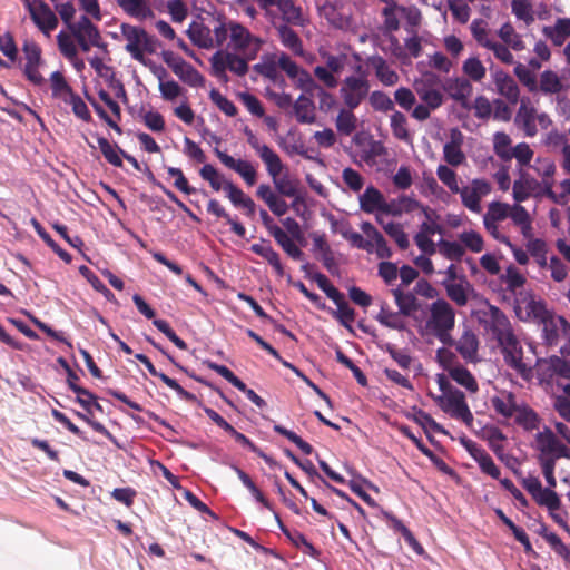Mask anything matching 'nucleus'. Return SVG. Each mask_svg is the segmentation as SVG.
<instances>
[{
  "instance_id": "39448f33",
  "label": "nucleus",
  "mask_w": 570,
  "mask_h": 570,
  "mask_svg": "<svg viewBox=\"0 0 570 570\" xmlns=\"http://www.w3.org/2000/svg\"><path fill=\"white\" fill-rule=\"evenodd\" d=\"M433 400L440 409L448 413L451 417L461 420L468 426L473 422V414L469 409L465 401V395L462 391L453 390L446 395L433 396Z\"/></svg>"
},
{
  "instance_id": "4d7b16f0",
  "label": "nucleus",
  "mask_w": 570,
  "mask_h": 570,
  "mask_svg": "<svg viewBox=\"0 0 570 570\" xmlns=\"http://www.w3.org/2000/svg\"><path fill=\"white\" fill-rule=\"evenodd\" d=\"M471 33L479 46L489 48L495 40L491 36V31L488 29V24L483 19H474L470 26Z\"/></svg>"
},
{
  "instance_id": "72a5a7b5",
  "label": "nucleus",
  "mask_w": 570,
  "mask_h": 570,
  "mask_svg": "<svg viewBox=\"0 0 570 570\" xmlns=\"http://www.w3.org/2000/svg\"><path fill=\"white\" fill-rule=\"evenodd\" d=\"M531 168L542 178L546 194H552L553 175L556 173L554 163L550 158L538 157Z\"/></svg>"
},
{
  "instance_id": "79ce46f5",
  "label": "nucleus",
  "mask_w": 570,
  "mask_h": 570,
  "mask_svg": "<svg viewBox=\"0 0 570 570\" xmlns=\"http://www.w3.org/2000/svg\"><path fill=\"white\" fill-rule=\"evenodd\" d=\"M542 324V337L547 345H557L559 338V324L566 326L567 321L563 317L554 318L551 314L547 318L540 322Z\"/></svg>"
},
{
  "instance_id": "0eeeda50",
  "label": "nucleus",
  "mask_w": 570,
  "mask_h": 570,
  "mask_svg": "<svg viewBox=\"0 0 570 570\" xmlns=\"http://www.w3.org/2000/svg\"><path fill=\"white\" fill-rule=\"evenodd\" d=\"M371 82L365 77H345L341 83L340 97L345 107L358 108L368 97Z\"/></svg>"
},
{
  "instance_id": "bf43d9fd",
  "label": "nucleus",
  "mask_w": 570,
  "mask_h": 570,
  "mask_svg": "<svg viewBox=\"0 0 570 570\" xmlns=\"http://www.w3.org/2000/svg\"><path fill=\"white\" fill-rule=\"evenodd\" d=\"M233 470L236 472L242 483L249 490V492L253 494L256 501L262 503L266 509L273 510L271 502L264 497V494L256 487L250 476L236 465H233Z\"/></svg>"
},
{
  "instance_id": "b1692460",
  "label": "nucleus",
  "mask_w": 570,
  "mask_h": 570,
  "mask_svg": "<svg viewBox=\"0 0 570 570\" xmlns=\"http://www.w3.org/2000/svg\"><path fill=\"white\" fill-rule=\"evenodd\" d=\"M70 32L72 36H82L89 43H94V47H106V43L102 42L98 27L92 23L88 16H81L76 24L71 27Z\"/></svg>"
},
{
  "instance_id": "bb28decb",
  "label": "nucleus",
  "mask_w": 570,
  "mask_h": 570,
  "mask_svg": "<svg viewBox=\"0 0 570 570\" xmlns=\"http://www.w3.org/2000/svg\"><path fill=\"white\" fill-rule=\"evenodd\" d=\"M291 26L292 24H278L275 27L278 39L281 43L295 56L303 57L305 53L303 41Z\"/></svg>"
},
{
  "instance_id": "f8f14e48",
  "label": "nucleus",
  "mask_w": 570,
  "mask_h": 570,
  "mask_svg": "<svg viewBox=\"0 0 570 570\" xmlns=\"http://www.w3.org/2000/svg\"><path fill=\"white\" fill-rule=\"evenodd\" d=\"M28 11L33 23L45 35H49L52 30L57 28L59 22L58 18L51 10V8L43 0H37L35 2L29 3Z\"/></svg>"
},
{
  "instance_id": "13d9d810",
  "label": "nucleus",
  "mask_w": 570,
  "mask_h": 570,
  "mask_svg": "<svg viewBox=\"0 0 570 570\" xmlns=\"http://www.w3.org/2000/svg\"><path fill=\"white\" fill-rule=\"evenodd\" d=\"M233 470L236 472L242 483L249 490V492L253 494L256 501L262 503L266 509L273 510L271 502L264 497V494L256 487L250 476L236 465H233Z\"/></svg>"
},
{
  "instance_id": "052dcab7",
  "label": "nucleus",
  "mask_w": 570,
  "mask_h": 570,
  "mask_svg": "<svg viewBox=\"0 0 570 570\" xmlns=\"http://www.w3.org/2000/svg\"><path fill=\"white\" fill-rule=\"evenodd\" d=\"M501 282L505 284L507 291L515 294L519 288L525 284V277L513 265L505 269V274L501 275Z\"/></svg>"
},
{
  "instance_id": "9d476101",
  "label": "nucleus",
  "mask_w": 570,
  "mask_h": 570,
  "mask_svg": "<svg viewBox=\"0 0 570 570\" xmlns=\"http://www.w3.org/2000/svg\"><path fill=\"white\" fill-rule=\"evenodd\" d=\"M491 193V185L485 179H473L469 186L460 187L456 191L461 196V202L472 213L479 214L482 210L481 198Z\"/></svg>"
},
{
  "instance_id": "cd10ccee",
  "label": "nucleus",
  "mask_w": 570,
  "mask_h": 570,
  "mask_svg": "<svg viewBox=\"0 0 570 570\" xmlns=\"http://www.w3.org/2000/svg\"><path fill=\"white\" fill-rule=\"evenodd\" d=\"M186 33L190 41L199 48L210 49L214 47L212 29L202 21H193Z\"/></svg>"
},
{
  "instance_id": "f03ea898",
  "label": "nucleus",
  "mask_w": 570,
  "mask_h": 570,
  "mask_svg": "<svg viewBox=\"0 0 570 570\" xmlns=\"http://www.w3.org/2000/svg\"><path fill=\"white\" fill-rule=\"evenodd\" d=\"M455 326V311L449 302L443 298L434 301L430 305V316L425 327L429 334L438 338L443 345L452 346L454 340L451 335Z\"/></svg>"
},
{
  "instance_id": "a878e982",
  "label": "nucleus",
  "mask_w": 570,
  "mask_h": 570,
  "mask_svg": "<svg viewBox=\"0 0 570 570\" xmlns=\"http://www.w3.org/2000/svg\"><path fill=\"white\" fill-rule=\"evenodd\" d=\"M256 196L262 199L276 216H283L288 210L287 203L277 196L268 184H261L257 187Z\"/></svg>"
},
{
  "instance_id": "864d4df0",
  "label": "nucleus",
  "mask_w": 570,
  "mask_h": 570,
  "mask_svg": "<svg viewBox=\"0 0 570 570\" xmlns=\"http://www.w3.org/2000/svg\"><path fill=\"white\" fill-rule=\"evenodd\" d=\"M98 147L105 159L115 167H122V150L118 145H111L105 137L97 138Z\"/></svg>"
},
{
  "instance_id": "6e6d98bb",
  "label": "nucleus",
  "mask_w": 570,
  "mask_h": 570,
  "mask_svg": "<svg viewBox=\"0 0 570 570\" xmlns=\"http://www.w3.org/2000/svg\"><path fill=\"white\" fill-rule=\"evenodd\" d=\"M539 89L544 95L559 94L563 89L560 77L552 70H544L540 75Z\"/></svg>"
},
{
  "instance_id": "c9c22d12",
  "label": "nucleus",
  "mask_w": 570,
  "mask_h": 570,
  "mask_svg": "<svg viewBox=\"0 0 570 570\" xmlns=\"http://www.w3.org/2000/svg\"><path fill=\"white\" fill-rule=\"evenodd\" d=\"M450 377L468 392L475 394L479 391V384L473 374L463 365L456 364L448 368Z\"/></svg>"
},
{
  "instance_id": "2eb2a0df",
  "label": "nucleus",
  "mask_w": 570,
  "mask_h": 570,
  "mask_svg": "<svg viewBox=\"0 0 570 570\" xmlns=\"http://www.w3.org/2000/svg\"><path fill=\"white\" fill-rule=\"evenodd\" d=\"M462 444L484 474L493 479L500 478V469L497 466L491 455L480 444L472 440H463Z\"/></svg>"
},
{
  "instance_id": "20e7f679",
  "label": "nucleus",
  "mask_w": 570,
  "mask_h": 570,
  "mask_svg": "<svg viewBox=\"0 0 570 570\" xmlns=\"http://www.w3.org/2000/svg\"><path fill=\"white\" fill-rule=\"evenodd\" d=\"M514 125L523 131L524 136L534 137L538 134V126L547 130L552 125V120L548 114H539L531 105L529 97H523L514 116Z\"/></svg>"
},
{
  "instance_id": "4be33fe9",
  "label": "nucleus",
  "mask_w": 570,
  "mask_h": 570,
  "mask_svg": "<svg viewBox=\"0 0 570 570\" xmlns=\"http://www.w3.org/2000/svg\"><path fill=\"white\" fill-rule=\"evenodd\" d=\"M366 65L371 67L377 80L384 86H394L399 82L397 72L392 69L387 61L380 55H373L367 57Z\"/></svg>"
},
{
  "instance_id": "49530a36",
  "label": "nucleus",
  "mask_w": 570,
  "mask_h": 570,
  "mask_svg": "<svg viewBox=\"0 0 570 570\" xmlns=\"http://www.w3.org/2000/svg\"><path fill=\"white\" fill-rule=\"evenodd\" d=\"M50 85L52 97L66 102L75 92L71 86L67 82L65 76L60 71H55L50 76Z\"/></svg>"
},
{
  "instance_id": "c85d7f7f",
  "label": "nucleus",
  "mask_w": 570,
  "mask_h": 570,
  "mask_svg": "<svg viewBox=\"0 0 570 570\" xmlns=\"http://www.w3.org/2000/svg\"><path fill=\"white\" fill-rule=\"evenodd\" d=\"M250 250L267 261L278 277L284 276L285 272L279 254L272 247L268 240L263 239L261 243L253 244Z\"/></svg>"
},
{
  "instance_id": "5fc2aeb1",
  "label": "nucleus",
  "mask_w": 570,
  "mask_h": 570,
  "mask_svg": "<svg viewBox=\"0 0 570 570\" xmlns=\"http://www.w3.org/2000/svg\"><path fill=\"white\" fill-rule=\"evenodd\" d=\"M273 237L275 242L291 258L295 261H301L303 258L304 253L301 250L298 246L295 245L293 239L288 236V234L285 230L275 229Z\"/></svg>"
},
{
  "instance_id": "6e6552de",
  "label": "nucleus",
  "mask_w": 570,
  "mask_h": 570,
  "mask_svg": "<svg viewBox=\"0 0 570 570\" xmlns=\"http://www.w3.org/2000/svg\"><path fill=\"white\" fill-rule=\"evenodd\" d=\"M229 37L233 48L242 52L247 59H255L262 41L253 36L250 31L238 22H229Z\"/></svg>"
},
{
  "instance_id": "7ed1b4c3",
  "label": "nucleus",
  "mask_w": 570,
  "mask_h": 570,
  "mask_svg": "<svg viewBox=\"0 0 570 570\" xmlns=\"http://www.w3.org/2000/svg\"><path fill=\"white\" fill-rule=\"evenodd\" d=\"M492 142L493 151L501 161L509 163L514 158L518 166H530L534 151L528 142L512 146L511 137L504 131L494 132Z\"/></svg>"
},
{
  "instance_id": "0e129e2a",
  "label": "nucleus",
  "mask_w": 570,
  "mask_h": 570,
  "mask_svg": "<svg viewBox=\"0 0 570 570\" xmlns=\"http://www.w3.org/2000/svg\"><path fill=\"white\" fill-rule=\"evenodd\" d=\"M383 229L401 249L404 250L409 247V237L400 223L387 222L386 225H383Z\"/></svg>"
},
{
  "instance_id": "09e8293b",
  "label": "nucleus",
  "mask_w": 570,
  "mask_h": 570,
  "mask_svg": "<svg viewBox=\"0 0 570 570\" xmlns=\"http://www.w3.org/2000/svg\"><path fill=\"white\" fill-rule=\"evenodd\" d=\"M444 89L451 98L456 101H464L472 92V86L464 78H455L446 81Z\"/></svg>"
},
{
  "instance_id": "dca6fc26",
  "label": "nucleus",
  "mask_w": 570,
  "mask_h": 570,
  "mask_svg": "<svg viewBox=\"0 0 570 570\" xmlns=\"http://www.w3.org/2000/svg\"><path fill=\"white\" fill-rule=\"evenodd\" d=\"M414 90L419 98L432 109H438L443 104V95L435 87V78L433 76L425 77L414 82Z\"/></svg>"
},
{
  "instance_id": "4c0bfd02",
  "label": "nucleus",
  "mask_w": 570,
  "mask_h": 570,
  "mask_svg": "<svg viewBox=\"0 0 570 570\" xmlns=\"http://www.w3.org/2000/svg\"><path fill=\"white\" fill-rule=\"evenodd\" d=\"M175 67L176 68L173 72L188 86H190V87L204 86L205 78L203 77V75L186 60H183L179 66H175Z\"/></svg>"
},
{
  "instance_id": "412c9836",
  "label": "nucleus",
  "mask_w": 570,
  "mask_h": 570,
  "mask_svg": "<svg viewBox=\"0 0 570 570\" xmlns=\"http://www.w3.org/2000/svg\"><path fill=\"white\" fill-rule=\"evenodd\" d=\"M135 357L141 362L147 371L156 377H159L169 389L174 390L180 399L187 402H195L197 400L196 395L186 391L178 382L165 373L158 372L151 361L145 354H136Z\"/></svg>"
},
{
  "instance_id": "a211bd4d",
  "label": "nucleus",
  "mask_w": 570,
  "mask_h": 570,
  "mask_svg": "<svg viewBox=\"0 0 570 570\" xmlns=\"http://www.w3.org/2000/svg\"><path fill=\"white\" fill-rule=\"evenodd\" d=\"M463 139V134L458 128L450 130V141L443 146V158L448 165L459 167L465 163L466 157L462 151Z\"/></svg>"
},
{
  "instance_id": "a19ab883",
  "label": "nucleus",
  "mask_w": 570,
  "mask_h": 570,
  "mask_svg": "<svg viewBox=\"0 0 570 570\" xmlns=\"http://www.w3.org/2000/svg\"><path fill=\"white\" fill-rule=\"evenodd\" d=\"M513 417L515 424L525 431H533L539 429L540 417L535 411L527 404H520Z\"/></svg>"
},
{
  "instance_id": "1a4fd4ad",
  "label": "nucleus",
  "mask_w": 570,
  "mask_h": 570,
  "mask_svg": "<svg viewBox=\"0 0 570 570\" xmlns=\"http://www.w3.org/2000/svg\"><path fill=\"white\" fill-rule=\"evenodd\" d=\"M248 60L228 51H217L210 58L213 72L216 77H226L228 69L236 76L243 77L248 72Z\"/></svg>"
},
{
  "instance_id": "338daca9",
  "label": "nucleus",
  "mask_w": 570,
  "mask_h": 570,
  "mask_svg": "<svg viewBox=\"0 0 570 570\" xmlns=\"http://www.w3.org/2000/svg\"><path fill=\"white\" fill-rule=\"evenodd\" d=\"M399 312H392L384 306L381 307V311L376 317V320L384 326L402 331L405 327L404 321L400 316Z\"/></svg>"
},
{
  "instance_id": "3c124183",
  "label": "nucleus",
  "mask_w": 570,
  "mask_h": 570,
  "mask_svg": "<svg viewBox=\"0 0 570 570\" xmlns=\"http://www.w3.org/2000/svg\"><path fill=\"white\" fill-rule=\"evenodd\" d=\"M313 246H314L315 250L321 252V261H322L324 267L328 272H333L337 267V264H336L335 257L333 255V252H332L325 236L324 235L314 236L313 237Z\"/></svg>"
},
{
  "instance_id": "58836bf2",
  "label": "nucleus",
  "mask_w": 570,
  "mask_h": 570,
  "mask_svg": "<svg viewBox=\"0 0 570 570\" xmlns=\"http://www.w3.org/2000/svg\"><path fill=\"white\" fill-rule=\"evenodd\" d=\"M355 109L345 106L340 109L335 119V126L341 135L350 136L356 130L357 117L353 112Z\"/></svg>"
},
{
  "instance_id": "6ab92c4d",
  "label": "nucleus",
  "mask_w": 570,
  "mask_h": 570,
  "mask_svg": "<svg viewBox=\"0 0 570 570\" xmlns=\"http://www.w3.org/2000/svg\"><path fill=\"white\" fill-rule=\"evenodd\" d=\"M276 8L281 13L282 24L304 28L309 23L307 13L294 0H279Z\"/></svg>"
},
{
  "instance_id": "e2e57ef3",
  "label": "nucleus",
  "mask_w": 570,
  "mask_h": 570,
  "mask_svg": "<svg viewBox=\"0 0 570 570\" xmlns=\"http://www.w3.org/2000/svg\"><path fill=\"white\" fill-rule=\"evenodd\" d=\"M368 102L375 111L389 112L394 110V101L387 94L381 90L370 91Z\"/></svg>"
},
{
  "instance_id": "2f4dec72",
  "label": "nucleus",
  "mask_w": 570,
  "mask_h": 570,
  "mask_svg": "<svg viewBox=\"0 0 570 570\" xmlns=\"http://www.w3.org/2000/svg\"><path fill=\"white\" fill-rule=\"evenodd\" d=\"M332 301L337 307L335 311H331L332 316L344 327L352 331V323L356 317L355 311L350 306L343 293H340L338 297L336 296Z\"/></svg>"
},
{
  "instance_id": "ea45409f",
  "label": "nucleus",
  "mask_w": 570,
  "mask_h": 570,
  "mask_svg": "<svg viewBox=\"0 0 570 570\" xmlns=\"http://www.w3.org/2000/svg\"><path fill=\"white\" fill-rule=\"evenodd\" d=\"M118 6L130 17L139 20L154 17V11L145 0H118Z\"/></svg>"
},
{
  "instance_id": "680f3d73",
  "label": "nucleus",
  "mask_w": 570,
  "mask_h": 570,
  "mask_svg": "<svg viewBox=\"0 0 570 570\" xmlns=\"http://www.w3.org/2000/svg\"><path fill=\"white\" fill-rule=\"evenodd\" d=\"M400 8L397 3H393L391 6H385L382 10L383 20V31L384 33H392L400 29V20L397 13H400Z\"/></svg>"
},
{
  "instance_id": "603ef678",
  "label": "nucleus",
  "mask_w": 570,
  "mask_h": 570,
  "mask_svg": "<svg viewBox=\"0 0 570 570\" xmlns=\"http://www.w3.org/2000/svg\"><path fill=\"white\" fill-rule=\"evenodd\" d=\"M31 225L33 226L36 233L38 236L67 264L71 263L72 257L71 255L61 248L49 235V233L46 232V229L42 227V225L39 223L37 218H31Z\"/></svg>"
},
{
  "instance_id": "c03bdc74",
  "label": "nucleus",
  "mask_w": 570,
  "mask_h": 570,
  "mask_svg": "<svg viewBox=\"0 0 570 570\" xmlns=\"http://www.w3.org/2000/svg\"><path fill=\"white\" fill-rule=\"evenodd\" d=\"M498 36L502 43L509 46L514 51H522L525 49V43L522 36L518 33L510 22H505L498 30Z\"/></svg>"
},
{
  "instance_id": "c756f323",
  "label": "nucleus",
  "mask_w": 570,
  "mask_h": 570,
  "mask_svg": "<svg viewBox=\"0 0 570 570\" xmlns=\"http://www.w3.org/2000/svg\"><path fill=\"white\" fill-rule=\"evenodd\" d=\"M360 208L366 214L382 213L385 197L374 186H367L358 197Z\"/></svg>"
},
{
  "instance_id": "e433bc0d",
  "label": "nucleus",
  "mask_w": 570,
  "mask_h": 570,
  "mask_svg": "<svg viewBox=\"0 0 570 570\" xmlns=\"http://www.w3.org/2000/svg\"><path fill=\"white\" fill-rule=\"evenodd\" d=\"M543 35L549 38L554 46H562L566 39L570 37V18L557 19L553 27L543 28Z\"/></svg>"
},
{
  "instance_id": "aec40b11",
  "label": "nucleus",
  "mask_w": 570,
  "mask_h": 570,
  "mask_svg": "<svg viewBox=\"0 0 570 570\" xmlns=\"http://www.w3.org/2000/svg\"><path fill=\"white\" fill-rule=\"evenodd\" d=\"M497 92L510 104L515 105L520 99V88L515 80L504 70H495L492 73Z\"/></svg>"
},
{
  "instance_id": "7c9ffc66",
  "label": "nucleus",
  "mask_w": 570,
  "mask_h": 570,
  "mask_svg": "<svg viewBox=\"0 0 570 570\" xmlns=\"http://www.w3.org/2000/svg\"><path fill=\"white\" fill-rule=\"evenodd\" d=\"M361 229L367 238L372 239L379 258L387 259L392 256V250L385 238L370 222H363L361 224Z\"/></svg>"
},
{
  "instance_id": "9b49d317",
  "label": "nucleus",
  "mask_w": 570,
  "mask_h": 570,
  "mask_svg": "<svg viewBox=\"0 0 570 570\" xmlns=\"http://www.w3.org/2000/svg\"><path fill=\"white\" fill-rule=\"evenodd\" d=\"M519 178L514 180L512 191L515 202L521 203L531 196H538L546 193L541 181L533 178L527 170V166H518Z\"/></svg>"
},
{
  "instance_id": "69168bd1",
  "label": "nucleus",
  "mask_w": 570,
  "mask_h": 570,
  "mask_svg": "<svg viewBox=\"0 0 570 570\" xmlns=\"http://www.w3.org/2000/svg\"><path fill=\"white\" fill-rule=\"evenodd\" d=\"M463 72L473 81H481L485 77L487 69L476 57L468 58L462 66Z\"/></svg>"
},
{
  "instance_id": "423d86ee",
  "label": "nucleus",
  "mask_w": 570,
  "mask_h": 570,
  "mask_svg": "<svg viewBox=\"0 0 570 570\" xmlns=\"http://www.w3.org/2000/svg\"><path fill=\"white\" fill-rule=\"evenodd\" d=\"M120 28L122 36L127 40L125 47L126 51L129 52L135 60L142 62L145 59L144 51H154L151 47L153 38L142 28L136 26L122 23Z\"/></svg>"
},
{
  "instance_id": "f704fd0d",
  "label": "nucleus",
  "mask_w": 570,
  "mask_h": 570,
  "mask_svg": "<svg viewBox=\"0 0 570 570\" xmlns=\"http://www.w3.org/2000/svg\"><path fill=\"white\" fill-rule=\"evenodd\" d=\"M293 108L299 124H314L316 121L315 105L311 97L301 95L294 102Z\"/></svg>"
},
{
  "instance_id": "393cba45",
  "label": "nucleus",
  "mask_w": 570,
  "mask_h": 570,
  "mask_svg": "<svg viewBox=\"0 0 570 570\" xmlns=\"http://www.w3.org/2000/svg\"><path fill=\"white\" fill-rule=\"evenodd\" d=\"M491 405L495 413L504 419H512L520 406L517 402L515 394L505 390L491 397Z\"/></svg>"
},
{
  "instance_id": "de8ad7c7",
  "label": "nucleus",
  "mask_w": 570,
  "mask_h": 570,
  "mask_svg": "<svg viewBox=\"0 0 570 570\" xmlns=\"http://www.w3.org/2000/svg\"><path fill=\"white\" fill-rule=\"evenodd\" d=\"M399 311L404 316H410L419 309V303L414 294L404 293L400 288L392 289Z\"/></svg>"
},
{
  "instance_id": "ddd939ff",
  "label": "nucleus",
  "mask_w": 570,
  "mask_h": 570,
  "mask_svg": "<svg viewBox=\"0 0 570 570\" xmlns=\"http://www.w3.org/2000/svg\"><path fill=\"white\" fill-rule=\"evenodd\" d=\"M265 166L268 175L272 177L275 189L281 196H296L299 184L297 180L289 179L287 176L281 177L284 166L279 156H276L269 165Z\"/></svg>"
},
{
  "instance_id": "a18cd8bd",
  "label": "nucleus",
  "mask_w": 570,
  "mask_h": 570,
  "mask_svg": "<svg viewBox=\"0 0 570 570\" xmlns=\"http://www.w3.org/2000/svg\"><path fill=\"white\" fill-rule=\"evenodd\" d=\"M244 134L247 138V144L256 151L265 165H269V163L274 160L276 156H278V154L275 153L269 146L261 144L256 135L248 127H245Z\"/></svg>"
},
{
  "instance_id": "37998d69",
  "label": "nucleus",
  "mask_w": 570,
  "mask_h": 570,
  "mask_svg": "<svg viewBox=\"0 0 570 570\" xmlns=\"http://www.w3.org/2000/svg\"><path fill=\"white\" fill-rule=\"evenodd\" d=\"M303 91L311 97L316 96L318 98L320 109L324 112L333 109L336 104L334 95L326 91L314 79L312 80V85L307 86Z\"/></svg>"
},
{
  "instance_id": "f3484780",
  "label": "nucleus",
  "mask_w": 570,
  "mask_h": 570,
  "mask_svg": "<svg viewBox=\"0 0 570 570\" xmlns=\"http://www.w3.org/2000/svg\"><path fill=\"white\" fill-rule=\"evenodd\" d=\"M277 66L288 76V78L295 81L297 88L304 90L307 86L312 85L313 77L309 72L299 68V66L292 60L287 53H281L277 59Z\"/></svg>"
},
{
  "instance_id": "5701e85b",
  "label": "nucleus",
  "mask_w": 570,
  "mask_h": 570,
  "mask_svg": "<svg viewBox=\"0 0 570 570\" xmlns=\"http://www.w3.org/2000/svg\"><path fill=\"white\" fill-rule=\"evenodd\" d=\"M458 353L462 358L469 363H475L478 361L479 340L474 332L470 328H465L458 341L454 344Z\"/></svg>"
},
{
  "instance_id": "473e14b6",
  "label": "nucleus",
  "mask_w": 570,
  "mask_h": 570,
  "mask_svg": "<svg viewBox=\"0 0 570 570\" xmlns=\"http://www.w3.org/2000/svg\"><path fill=\"white\" fill-rule=\"evenodd\" d=\"M224 191L226 193L229 200L236 207H243L247 209L248 215H254L255 213V203L254 200L247 196L240 188L234 185L232 181L224 183Z\"/></svg>"
},
{
  "instance_id": "774afa93",
  "label": "nucleus",
  "mask_w": 570,
  "mask_h": 570,
  "mask_svg": "<svg viewBox=\"0 0 570 570\" xmlns=\"http://www.w3.org/2000/svg\"><path fill=\"white\" fill-rule=\"evenodd\" d=\"M558 440L559 439L549 428H544L542 432H539L535 435V441L538 443V449L540 450L541 455L549 456L552 453Z\"/></svg>"
},
{
  "instance_id": "8fccbe9b",
  "label": "nucleus",
  "mask_w": 570,
  "mask_h": 570,
  "mask_svg": "<svg viewBox=\"0 0 570 570\" xmlns=\"http://www.w3.org/2000/svg\"><path fill=\"white\" fill-rule=\"evenodd\" d=\"M393 136L404 142L412 141V135L407 128V118L401 111L395 110L391 115L390 122Z\"/></svg>"
},
{
  "instance_id": "f257e3e1",
  "label": "nucleus",
  "mask_w": 570,
  "mask_h": 570,
  "mask_svg": "<svg viewBox=\"0 0 570 570\" xmlns=\"http://www.w3.org/2000/svg\"><path fill=\"white\" fill-rule=\"evenodd\" d=\"M491 332L502 348L504 362L522 379H531L532 368L523 362L522 346L511 328L509 318L498 307L492 309Z\"/></svg>"
},
{
  "instance_id": "4468645a",
  "label": "nucleus",
  "mask_w": 570,
  "mask_h": 570,
  "mask_svg": "<svg viewBox=\"0 0 570 570\" xmlns=\"http://www.w3.org/2000/svg\"><path fill=\"white\" fill-rule=\"evenodd\" d=\"M215 154L225 167L237 173L248 186L256 184L257 171L248 160L235 159L218 148H215Z\"/></svg>"
}]
</instances>
